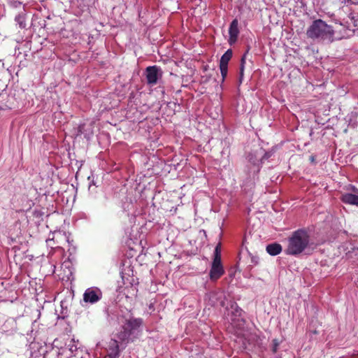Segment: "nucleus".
<instances>
[{
  "instance_id": "f257e3e1",
  "label": "nucleus",
  "mask_w": 358,
  "mask_h": 358,
  "mask_svg": "<svg viewBox=\"0 0 358 358\" xmlns=\"http://www.w3.org/2000/svg\"><path fill=\"white\" fill-rule=\"evenodd\" d=\"M108 320L113 325H120V329L115 336L122 342V348H125L129 343L138 338L142 331L143 319L134 317L127 309L110 310Z\"/></svg>"
},
{
  "instance_id": "f03ea898",
  "label": "nucleus",
  "mask_w": 358,
  "mask_h": 358,
  "mask_svg": "<svg viewBox=\"0 0 358 358\" xmlns=\"http://www.w3.org/2000/svg\"><path fill=\"white\" fill-rule=\"evenodd\" d=\"M310 234L305 229H299L292 233L287 239L285 252L288 255L297 256L303 253L309 246Z\"/></svg>"
},
{
  "instance_id": "7ed1b4c3",
  "label": "nucleus",
  "mask_w": 358,
  "mask_h": 358,
  "mask_svg": "<svg viewBox=\"0 0 358 358\" xmlns=\"http://www.w3.org/2000/svg\"><path fill=\"white\" fill-rule=\"evenodd\" d=\"M334 34L333 27L321 19L314 20L306 31L309 38L326 43L334 41Z\"/></svg>"
},
{
  "instance_id": "20e7f679",
  "label": "nucleus",
  "mask_w": 358,
  "mask_h": 358,
  "mask_svg": "<svg viewBox=\"0 0 358 358\" xmlns=\"http://www.w3.org/2000/svg\"><path fill=\"white\" fill-rule=\"evenodd\" d=\"M263 154V149L259 148L249 152L246 155L248 164L246 166V172L249 176L255 177L260 171L262 168L261 155Z\"/></svg>"
},
{
  "instance_id": "39448f33",
  "label": "nucleus",
  "mask_w": 358,
  "mask_h": 358,
  "mask_svg": "<svg viewBox=\"0 0 358 358\" xmlns=\"http://www.w3.org/2000/svg\"><path fill=\"white\" fill-rule=\"evenodd\" d=\"M224 273V269L221 260V245L218 243L214 250L213 259L209 272L210 280L216 281Z\"/></svg>"
},
{
  "instance_id": "423d86ee",
  "label": "nucleus",
  "mask_w": 358,
  "mask_h": 358,
  "mask_svg": "<svg viewBox=\"0 0 358 358\" xmlns=\"http://www.w3.org/2000/svg\"><path fill=\"white\" fill-rule=\"evenodd\" d=\"M224 294L220 289H214L206 293L205 296V301L210 306H215L220 303L222 306H224Z\"/></svg>"
},
{
  "instance_id": "0eeeda50",
  "label": "nucleus",
  "mask_w": 358,
  "mask_h": 358,
  "mask_svg": "<svg viewBox=\"0 0 358 358\" xmlns=\"http://www.w3.org/2000/svg\"><path fill=\"white\" fill-rule=\"evenodd\" d=\"M122 342L120 341L117 338H111L106 348L107 354L104 358H118L120 357L121 350L122 348Z\"/></svg>"
},
{
  "instance_id": "6e6552de",
  "label": "nucleus",
  "mask_w": 358,
  "mask_h": 358,
  "mask_svg": "<svg viewBox=\"0 0 358 358\" xmlns=\"http://www.w3.org/2000/svg\"><path fill=\"white\" fill-rule=\"evenodd\" d=\"M102 298L101 290L96 287L87 288L83 294V301L91 304L96 303Z\"/></svg>"
},
{
  "instance_id": "1a4fd4ad",
  "label": "nucleus",
  "mask_w": 358,
  "mask_h": 358,
  "mask_svg": "<svg viewBox=\"0 0 358 358\" xmlns=\"http://www.w3.org/2000/svg\"><path fill=\"white\" fill-rule=\"evenodd\" d=\"M145 76L148 85H155L162 76V69L157 66H151L145 69Z\"/></svg>"
},
{
  "instance_id": "9d476101",
  "label": "nucleus",
  "mask_w": 358,
  "mask_h": 358,
  "mask_svg": "<svg viewBox=\"0 0 358 358\" xmlns=\"http://www.w3.org/2000/svg\"><path fill=\"white\" fill-rule=\"evenodd\" d=\"M239 23L237 18L234 19L229 27V38L228 43L230 45H234L238 41V36L240 34Z\"/></svg>"
},
{
  "instance_id": "9b49d317",
  "label": "nucleus",
  "mask_w": 358,
  "mask_h": 358,
  "mask_svg": "<svg viewBox=\"0 0 358 358\" xmlns=\"http://www.w3.org/2000/svg\"><path fill=\"white\" fill-rule=\"evenodd\" d=\"M242 312V309L236 303L234 302L231 304L230 308L227 310V316L232 324L239 321Z\"/></svg>"
},
{
  "instance_id": "f8f14e48",
  "label": "nucleus",
  "mask_w": 358,
  "mask_h": 358,
  "mask_svg": "<svg viewBox=\"0 0 358 358\" xmlns=\"http://www.w3.org/2000/svg\"><path fill=\"white\" fill-rule=\"evenodd\" d=\"M77 135H83L86 139L90 140L93 135L92 127H87L85 124H80L78 127Z\"/></svg>"
},
{
  "instance_id": "ddd939ff",
  "label": "nucleus",
  "mask_w": 358,
  "mask_h": 358,
  "mask_svg": "<svg viewBox=\"0 0 358 358\" xmlns=\"http://www.w3.org/2000/svg\"><path fill=\"white\" fill-rule=\"evenodd\" d=\"M341 201L345 204L354 205L358 207V195L352 193H345L341 196Z\"/></svg>"
},
{
  "instance_id": "4468645a",
  "label": "nucleus",
  "mask_w": 358,
  "mask_h": 358,
  "mask_svg": "<svg viewBox=\"0 0 358 358\" xmlns=\"http://www.w3.org/2000/svg\"><path fill=\"white\" fill-rule=\"evenodd\" d=\"M15 22L21 29H27V13L25 10L20 11L15 17Z\"/></svg>"
},
{
  "instance_id": "2eb2a0df",
  "label": "nucleus",
  "mask_w": 358,
  "mask_h": 358,
  "mask_svg": "<svg viewBox=\"0 0 358 358\" xmlns=\"http://www.w3.org/2000/svg\"><path fill=\"white\" fill-rule=\"evenodd\" d=\"M282 248L280 243H273L266 245V250L271 256H275L282 252Z\"/></svg>"
},
{
  "instance_id": "dca6fc26",
  "label": "nucleus",
  "mask_w": 358,
  "mask_h": 358,
  "mask_svg": "<svg viewBox=\"0 0 358 358\" xmlns=\"http://www.w3.org/2000/svg\"><path fill=\"white\" fill-rule=\"evenodd\" d=\"M233 55L231 49H228L221 57L220 59V66H228V63Z\"/></svg>"
},
{
  "instance_id": "f3484780",
  "label": "nucleus",
  "mask_w": 358,
  "mask_h": 358,
  "mask_svg": "<svg viewBox=\"0 0 358 358\" xmlns=\"http://www.w3.org/2000/svg\"><path fill=\"white\" fill-rule=\"evenodd\" d=\"M248 52V50L247 52L242 56L241 59V66H240V83H242V80L243 78V73L245 69V59H246V54Z\"/></svg>"
},
{
  "instance_id": "a211bd4d",
  "label": "nucleus",
  "mask_w": 358,
  "mask_h": 358,
  "mask_svg": "<svg viewBox=\"0 0 358 358\" xmlns=\"http://www.w3.org/2000/svg\"><path fill=\"white\" fill-rule=\"evenodd\" d=\"M274 152H275V151L273 149H271V150H268L267 152L264 151V150L263 149V154H262V155H261V159H262V164L266 160H268L269 158H271L273 155Z\"/></svg>"
},
{
  "instance_id": "6ab92c4d",
  "label": "nucleus",
  "mask_w": 358,
  "mask_h": 358,
  "mask_svg": "<svg viewBox=\"0 0 358 358\" xmlns=\"http://www.w3.org/2000/svg\"><path fill=\"white\" fill-rule=\"evenodd\" d=\"M250 255V264L248 266L249 268H252L254 266H256L259 264V257L257 256Z\"/></svg>"
},
{
  "instance_id": "aec40b11",
  "label": "nucleus",
  "mask_w": 358,
  "mask_h": 358,
  "mask_svg": "<svg viewBox=\"0 0 358 358\" xmlns=\"http://www.w3.org/2000/svg\"><path fill=\"white\" fill-rule=\"evenodd\" d=\"M220 73L222 75V82H224L225 78L227 76L228 66H220Z\"/></svg>"
},
{
  "instance_id": "412c9836",
  "label": "nucleus",
  "mask_w": 358,
  "mask_h": 358,
  "mask_svg": "<svg viewBox=\"0 0 358 358\" xmlns=\"http://www.w3.org/2000/svg\"><path fill=\"white\" fill-rule=\"evenodd\" d=\"M279 345H280V342L278 341V339L273 340L271 350L273 354L277 352Z\"/></svg>"
},
{
  "instance_id": "4be33fe9",
  "label": "nucleus",
  "mask_w": 358,
  "mask_h": 358,
  "mask_svg": "<svg viewBox=\"0 0 358 358\" xmlns=\"http://www.w3.org/2000/svg\"><path fill=\"white\" fill-rule=\"evenodd\" d=\"M96 0H81L85 6H90L95 2Z\"/></svg>"
},
{
  "instance_id": "5701e85b",
  "label": "nucleus",
  "mask_w": 358,
  "mask_h": 358,
  "mask_svg": "<svg viewBox=\"0 0 358 358\" xmlns=\"http://www.w3.org/2000/svg\"><path fill=\"white\" fill-rule=\"evenodd\" d=\"M69 350L72 353H73L74 352H76L78 350L77 346L73 343L69 345Z\"/></svg>"
},
{
  "instance_id": "b1692460",
  "label": "nucleus",
  "mask_w": 358,
  "mask_h": 358,
  "mask_svg": "<svg viewBox=\"0 0 358 358\" xmlns=\"http://www.w3.org/2000/svg\"><path fill=\"white\" fill-rule=\"evenodd\" d=\"M352 189H353V191H355V192H358V189H356L355 187H353V188H352Z\"/></svg>"
},
{
  "instance_id": "393cba45",
  "label": "nucleus",
  "mask_w": 358,
  "mask_h": 358,
  "mask_svg": "<svg viewBox=\"0 0 358 358\" xmlns=\"http://www.w3.org/2000/svg\"><path fill=\"white\" fill-rule=\"evenodd\" d=\"M3 110V108L0 106V110Z\"/></svg>"
},
{
  "instance_id": "a878e982",
  "label": "nucleus",
  "mask_w": 358,
  "mask_h": 358,
  "mask_svg": "<svg viewBox=\"0 0 358 358\" xmlns=\"http://www.w3.org/2000/svg\"><path fill=\"white\" fill-rule=\"evenodd\" d=\"M278 358H280V357H278Z\"/></svg>"
}]
</instances>
